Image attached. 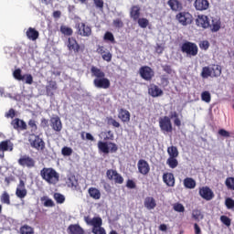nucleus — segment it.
Returning a JSON list of instances; mask_svg holds the SVG:
<instances>
[{
    "instance_id": "nucleus-1",
    "label": "nucleus",
    "mask_w": 234,
    "mask_h": 234,
    "mask_svg": "<svg viewBox=\"0 0 234 234\" xmlns=\"http://www.w3.org/2000/svg\"><path fill=\"white\" fill-rule=\"evenodd\" d=\"M91 77L95 78L93 80V85L96 89H110L111 80L105 77V72L101 69L92 66L90 68Z\"/></svg>"
},
{
    "instance_id": "nucleus-2",
    "label": "nucleus",
    "mask_w": 234,
    "mask_h": 234,
    "mask_svg": "<svg viewBox=\"0 0 234 234\" xmlns=\"http://www.w3.org/2000/svg\"><path fill=\"white\" fill-rule=\"evenodd\" d=\"M40 176L49 186H56L59 182V174L52 167H44L40 170Z\"/></svg>"
},
{
    "instance_id": "nucleus-3",
    "label": "nucleus",
    "mask_w": 234,
    "mask_h": 234,
    "mask_svg": "<svg viewBox=\"0 0 234 234\" xmlns=\"http://www.w3.org/2000/svg\"><path fill=\"white\" fill-rule=\"evenodd\" d=\"M84 221L88 226H92L91 233L93 234H107V231H105V229L102 226L103 220L100 217H95L93 218H90V217H85Z\"/></svg>"
},
{
    "instance_id": "nucleus-4",
    "label": "nucleus",
    "mask_w": 234,
    "mask_h": 234,
    "mask_svg": "<svg viewBox=\"0 0 234 234\" xmlns=\"http://www.w3.org/2000/svg\"><path fill=\"white\" fill-rule=\"evenodd\" d=\"M181 52L186 54L187 58L198 56V46L196 43L186 41L181 45Z\"/></svg>"
},
{
    "instance_id": "nucleus-5",
    "label": "nucleus",
    "mask_w": 234,
    "mask_h": 234,
    "mask_svg": "<svg viewBox=\"0 0 234 234\" xmlns=\"http://www.w3.org/2000/svg\"><path fill=\"white\" fill-rule=\"evenodd\" d=\"M98 149L103 154H109V153H118V144L112 142L107 143L103 141L98 142Z\"/></svg>"
},
{
    "instance_id": "nucleus-6",
    "label": "nucleus",
    "mask_w": 234,
    "mask_h": 234,
    "mask_svg": "<svg viewBox=\"0 0 234 234\" xmlns=\"http://www.w3.org/2000/svg\"><path fill=\"white\" fill-rule=\"evenodd\" d=\"M28 142L33 149H36L37 151H45V141H43L39 135H36L35 133L29 134Z\"/></svg>"
},
{
    "instance_id": "nucleus-7",
    "label": "nucleus",
    "mask_w": 234,
    "mask_h": 234,
    "mask_svg": "<svg viewBox=\"0 0 234 234\" xmlns=\"http://www.w3.org/2000/svg\"><path fill=\"white\" fill-rule=\"evenodd\" d=\"M75 28L77 29V35L81 36V37H90L92 36V28L83 22L77 23Z\"/></svg>"
},
{
    "instance_id": "nucleus-8",
    "label": "nucleus",
    "mask_w": 234,
    "mask_h": 234,
    "mask_svg": "<svg viewBox=\"0 0 234 234\" xmlns=\"http://www.w3.org/2000/svg\"><path fill=\"white\" fill-rule=\"evenodd\" d=\"M176 19H177L183 27H187V25H191V23H193V15L186 11L180 12L176 16Z\"/></svg>"
},
{
    "instance_id": "nucleus-9",
    "label": "nucleus",
    "mask_w": 234,
    "mask_h": 234,
    "mask_svg": "<svg viewBox=\"0 0 234 234\" xmlns=\"http://www.w3.org/2000/svg\"><path fill=\"white\" fill-rule=\"evenodd\" d=\"M106 176L108 180L114 182V184L122 185L124 182L123 176H122L120 173L114 169H108L106 171Z\"/></svg>"
},
{
    "instance_id": "nucleus-10",
    "label": "nucleus",
    "mask_w": 234,
    "mask_h": 234,
    "mask_svg": "<svg viewBox=\"0 0 234 234\" xmlns=\"http://www.w3.org/2000/svg\"><path fill=\"white\" fill-rule=\"evenodd\" d=\"M139 74L144 81H151L154 78V71L149 66H143L139 69Z\"/></svg>"
},
{
    "instance_id": "nucleus-11",
    "label": "nucleus",
    "mask_w": 234,
    "mask_h": 234,
    "mask_svg": "<svg viewBox=\"0 0 234 234\" xmlns=\"http://www.w3.org/2000/svg\"><path fill=\"white\" fill-rule=\"evenodd\" d=\"M159 127L163 133H173L171 118L165 116L159 119Z\"/></svg>"
},
{
    "instance_id": "nucleus-12",
    "label": "nucleus",
    "mask_w": 234,
    "mask_h": 234,
    "mask_svg": "<svg viewBox=\"0 0 234 234\" xmlns=\"http://www.w3.org/2000/svg\"><path fill=\"white\" fill-rule=\"evenodd\" d=\"M196 25L199 28H203L206 30L211 27V23L209 22V17L206 15H198L196 18Z\"/></svg>"
},
{
    "instance_id": "nucleus-13",
    "label": "nucleus",
    "mask_w": 234,
    "mask_h": 234,
    "mask_svg": "<svg viewBox=\"0 0 234 234\" xmlns=\"http://www.w3.org/2000/svg\"><path fill=\"white\" fill-rule=\"evenodd\" d=\"M18 164L22 167H27L28 169H32V167H35L36 161L34 158L30 157V155H23L18 159Z\"/></svg>"
},
{
    "instance_id": "nucleus-14",
    "label": "nucleus",
    "mask_w": 234,
    "mask_h": 234,
    "mask_svg": "<svg viewBox=\"0 0 234 234\" xmlns=\"http://www.w3.org/2000/svg\"><path fill=\"white\" fill-rule=\"evenodd\" d=\"M97 54H100L103 61L111 63L112 61V53L103 46H98L96 49Z\"/></svg>"
},
{
    "instance_id": "nucleus-15",
    "label": "nucleus",
    "mask_w": 234,
    "mask_h": 234,
    "mask_svg": "<svg viewBox=\"0 0 234 234\" xmlns=\"http://www.w3.org/2000/svg\"><path fill=\"white\" fill-rule=\"evenodd\" d=\"M68 50L69 52H74V54L80 53L81 50V47L79 45L78 40L74 37H70L68 38L67 42Z\"/></svg>"
},
{
    "instance_id": "nucleus-16",
    "label": "nucleus",
    "mask_w": 234,
    "mask_h": 234,
    "mask_svg": "<svg viewBox=\"0 0 234 234\" xmlns=\"http://www.w3.org/2000/svg\"><path fill=\"white\" fill-rule=\"evenodd\" d=\"M50 127L55 131L56 133H61L63 129V123L61 122V119L59 116L51 117L50 120Z\"/></svg>"
},
{
    "instance_id": "nucleus-17",
    "label": "nucleus",
    "mask_w": 234,
    "mask_h": 234,
    "mask_svg": "<svg viewBox=\"0 0 234 234\" xmlns=\"http://www.w3.org/2000/svg\"><path fill=\"white\" fill-rule=\"evenodd\" d=\"M199 195L204 200H213V197H215L213 190L208 186H202L199 188Z\"/></svg>"
},
{
    "instance_id": "nucleus-18",
    "label": "nucleus",
    "mask_w": 234,
    "mask_h": 234,
    "mask_svg": "<svg viewBox=\"0 0 234 234\" xmlns=\"http://www.w3.org/2000/svg\"><path fill=\"white\" fill-rule=\"evenodd\" d=\"M58 90V82L56 80H49L46 85V96L54 98V92Z\"/></svg>"
},
{
    "instance_id": "nucleus-19",
    "label": "nucleus",
    "mask_w": 234,
    "mask_h": 234,
    "mask_svg": "<svg viewBox=\"0 0 234 234\" xmlns=\"http://www.w3.org/2000/svg\"><path fill=\"white\" fill-rule=\"evenodd\" d=\"M148 94L152 96V98H159V96H164V90L156 84H150Z\"/></svg>"
},
{
    "instance_id": "nucleus-20",
    "label": "nucleus",
    "mask_w": 234,
    "mask_h": 234,
    "mask_svg": "<svg viewBox=\"0 0 234 234\" xmlns=\"http://www.w3.org/2000/svg\"><path fill=\"white\" fill-rule=\"evenodd\" d=\"M138 171L141 175H149V171H151V166H149V163L144 159H140L137 163Z\"/></svg>"
},
{
    "instance_id": "nucleus-21",
    "label": "nucleus",
    "mask_w": 234,
    "mask_h": 234,
    "mask_svg": "<svg viewBox=\"0 0 234 234\" xmlns=\"http://www.w3.org/2000/svg\"><path fill=\"white\" fill-rule=\"evenodd\" d=\"M6 151H14V144H12L10 140L2 141L0 143V153H3L0 154L1 158H5V153Z\"/></svg>"
},
{
    "instance_id": "nucleus-22",
    "label": "nucleus",
    "mask_w": 234,
    "mask_h": 234,
    "mask_svg": "<svg viewBox=\"0 0 234 234\" xmlns=\"http://www.w3.org/2000/svg\"><path fill=\"white\" fill-rule=\"evenodd\" d=\"M11 125L16 131H27V122L25 121L16 118L11 122Z\"/></svg>"
},
{
    "instance_id": "nucleus-23",
    "label": "nucleus",
    "mask_w": 234,
    "mask_h": 234,
    "mask_svg": "<svg viewBox=\"0 0 234 234\" xmlns=\"http://www.w3.org/2000/svg\"><path fill=\"white\" fill-rule=\"evenodd\" d=\"M167 5L170 7V10L173 12H180L184 8V5L180 0H168Z\"/></svg>"
},
{
    "instance_id": "nucleus-24",
    "label": "nucleus",
    "mask_w": 234,
    "mask_h": 234,
    "mask_svg": "<svg viewBox=\"0 0 234 234\" xmlns=\"http://www.w3.org/2000/svg\"><path fill=\"white\" fill-rule=\"evenodd\" d=\"M194 6L196 10H198L199 12H204V10H207V8H209V1L196 0L194 3Z\"/></svg>"
},
{
    "instance_id": "nucleus-25",
    "label": "nucleus",
    "mask_w": 234,
    "mask_h": 234,
    "mask_svg": "<svg viewBox=\"0 0 234 234\" xmlns=\"http://www.w3.org/2000/svg\"><path fill=\"white\" fill-rule=\"evenodd\" d=\"M142 8L140 5H132L130 8V17L133 21H138V18L141 16Z\"/></svg>"
},
{
    "instance_id": "nucleus-26",
    "label": "nucleus",
    "mask_w": 234,
    "mask_h": 234,
    "mask_svg": "<svg viewBox=\"0 0 234 234\" xmlns=\"http://www.w3.org/2000/svg\"><path fill=\"white\" fill-rule=\"evenodd\" d=\"M118 119L121 120V122H123V123H127L128 122H131V112L122 108L119 110Z\"/></svg>"
},
{
    "instance_id": "nucleus-27",
    "label": "nucleus",
    "mask_w": 234,
    "mask_h": 234,
    "mask_svg": "<svg viewBox=\"0 0 234 234\" xmlns=\"http://www.w3.org/2000/svg\"><path fill=\"white\" fill-rule=\"evenodd\" d=\"M69 234H85V229L80 224H70L68 227Z\"/></svg>"
},
{
    "instance_id": "nucleus-28",
    "label": "nucleus",
    "mask_w": 234,
    "mask_h": 234,
    "mask_svg": "<svg viewBox=\"0 0 234 234\" xmlns=\"http://www.w3.org/2000/svg\"><path fill=\"white\" fill-rule=\"evenodd\" d=\"M26 36L30 41H36L39 38V31L36 30L34 27H29L26 32Z\"/></svg>"
},
{
    "instance_id": "nucleus-29",
    "label": "nucleus",
    "mask_w": 234,
    "mask_h": 234,
    "mask_svg": "<svg viewBox=\"0 0 234 234\" xmlns=\"http://www.w3.org/2000/svg\"><path fill=\"white\" fill-rule=\"evenodd\" d=\"M163 181L168 187H175V175L173 173H166L163 175Z\"/></svg>"
},
{
    "instance_id": "nucleus-30",
    "label": "nucleus",
    "mask_w": 234,
    "mask_h": 234,
    "mask_svg": "<svg viewBox=\"0 0 234 234\" xmlns=\"http://www.w3.org/2000/svg\"><path fill=\"white\" fill-rule=\"evenodd\" d=\"M144 206L146 209L151 211V209H154V207H156V200L153 197H147L144 198Z\"/></svg>"
},
{
    "instance_id": "nucleus-31",
    "label": "nucleus",
    "mask_w": 234,
    "mask_h": 234,
    "mask_svg": "<svg viewBox=\"0 0 234 234\" xmlns=\"http://www.w3.org/2000/svg\"><path fill=\"white\" fill-rule=\"evenodd\" d=\"M210 72L212 74V78H219L222 74V67L218 64L210 65Z\"/></svg>"
},
{
    "instance_id": "nucleus-32",
    "label": "nucleus",
    "mask_w": 234,
    "mask_h": 234,
    "mask_svg": "<svg viewBox=\"0 0 234 234\" xmlns=\"http://www.w3.org/2000/svg\"><path fill=\"white\" fill-rule=\"evenodd\" d=\"M88 193L93 200H100V198H101V192L96 187H90Z\"/></svg>"
},
{
    "instance_id": "nucleus-33",
    "label": "nucleus",
    "mask_w": 234,
    "mask_h": 234,
    "mask_svg": "<svg viewBox=\"0 0 234 234\" xmlns=\"http://www.w3.org/2000/svg\"><path fill=\"white\" fill-rule=\"evenodd\" d=\"M183 184L186 189H195V187H197V181L192 177L185 178Z\"/></svg>"
},
{
    "instance_id": "nucleus-34",
    "label": "nucleus",
    "mask_w": 234,
    "mask_h": 234,
    "mask_svg": "<svg viewBox=\"0 0 234 234\" xmlns=\"http://www.w3.org/2000/svg\"><path fill=\"white\" fill-rule=\"evenodd\" d=\"M222 27V22L220 21V19H212V24H210V30L211 32H218V30H220Z\"/></svg>"
},
{
    "instance_id": "nucleus-35",
    "label": "nucleus",
    "mask_w": 234,
    "mask_h": 234,
    "mask_svg": "<svg viewBox=\"0 0 234 234\" xmlns=\"http://www.w3.org/2000/svg\"><path fill=\"white\" fill-rule=\"evenodd\" d=\"M166 165H168L170 169H176V167H178V159H176V157H168Z\"/></svg>"
},
{
    "instance_id": "nucleus-36",
    "label": "nucleus",
    "mask_w": 234,
    "mask_h": 234,
    "mask_svg": "<svg viewBox=\"0 0 234 234\" xmlns=\"http://www.w3.org/2000/svg\"><path fill=\"white\" fill-rule=\"evenodd\" d=\"M192 218L197 222H200V220L204 219V214H202V211L199 209H194L192 211Z\"/></svg>"
},
{
    "instance_id": "nucleus-37",
    "label": "nucleus",
    "mask_w": 234,
    "mask_h": 234,
    "mask_svg": "<svg viewBox=\"0 0 234 234\" xmlns=\"http://www.w3.org/2000/svg\"><path fill=\"white\" fill-rule=\"evenodd\" d=\"M167 154L169 155V157L172 158H178V148H176V146H169L167 148Z\"/></svg>"
},
{
    "instance_id": "nucleus-38",
    "label": "nucleus",
    "mask_w": 234,
    "mask_h": 234,
    "mask_svg": "<svg viewBox=\"0 0 234 234\" xmlns=\"http://www.w3.org/2000/svg\"><path fill=\"white\" fill-rule=\"evenodd\" d=\"M40 200L41 202H44L45 207H54V206H56V204H54V201L48 198V197L47 196L42 197Z\"/></svg>"
},
{
    "instance_id": "nucleus-39",
    "label": "nucleus",
    "mask_w": 234,
    "mask_h": 234,
    "mask_svg": "<svg viewBox=\"0 0 234 234\" xmlns=\"http://www.w3.org/2000/svg\"><path fill=\"white\" fill-rule=\"evenodd\" d=\"M201 78L205 80L207 78H212L211 68L208 66L203 67L201 71Z\"/></svg>"
},
{
    "instance_id": "nucleus-40",
    "label": "nucleus",
    "mask_w": 234,
    "mask_h": 234,
    "mask_svg": "<svg viewBox=\"0 0 234 234\" xmlns=\"http://www.w3.org/2000/svg\"><path fill=\"white\" fill-rule=\"evenodd\" d=\"M20 234H34V228L24 225L20 228Z\"/></svg>"
},
{
    "instance_id": "nucleus-41",
    "label": "nucleus",
    "mask_w": 234,
    "mask_h": 234,
    "mask_svg": "<svg viewBox=\"0 0 234 234\" xmlns=\"http://www.w3.org/2000/svg\"><path fill=\"white\" fill-rule=\"evenodd\" d=\"M60 32L64 36H72V34H74V30H72V27H69L67 26H61Z\"/></svg>"
},
{
    "instance_id": "nucleus-42",
    "label": "nucleus",
    "mask_w": 234,
    "mask_h": 234,
    "mask_svg": "<svg viewBox=\"0 0 234 234\" xmlns=\"http://www.w3.org/2000/svg\"><path fill=\"white\" fill-rule=\"evenodd\" d=\"M0 200L2 204H6V206H10V195L8 194V192H4L0 197Z\"/></svg>"
},
{
    "instance_id": "nucleus-43",
    "label": "nucleus",
    "mask_w": 234,
    "mask_h": 234,
    "mask_svg": "<svg viewBox=\"0 0 234 234\" xmlns=\"http://www.w3.org/2000/svg\"><path fill=\"white\" fill-rule=\"evenodd\" d=\"M103 39H104V41H110V43H112L113 45H114V43H116V39L114 38V35L111 31H107L104 34Z\"/></svg>"
},
{
    "instance_id": "nucleus-44",
    "label": "nucleus",
    "mask_w": 234,
    "mask_h": 234,
    "mask_svg": "<svg viewBox=\"0 0 234 234\" xmlns=\"http://www.w3.org/2000/svg\"><path fill=\"white\" fill-rule=\"evenodd\" d=\"M201 100L202 101H205V103H210L211 102V93L207 90H205L201 93Z\"/></svg>"
},
{
    "instance_id": "nucleus-45",
    "label": "nucleus",
    "mask_w": 234,
    "mask_h": 234,
    "mask_svg": "<svg viewBox=\"0 0 234 234\" xmlns=\"http://www.w3.org/2000/svg\"><path fill=\"white\" fill-rule=\"evenodd\" d=\"M225 186L230 191H234V177H227L225 180Z\"/></svg>"
},
{
    "instance_id": "nucleus-46",
    "label": "nucleus",
    "mask_w": 234,
    "mask_h": 234,
    "mask_svg": "<svg viewBox=\"0 0 234 234\" xmlns=\"http://www.w3.org/2000/svg\"><path fill=\"white\" fill-rule=\"evenodd\" d=\"M13 76L15 80H17L18 81L25 80V75L21 74V69H15V71L13 72Z\"/></svg>"
},
{
    "instance_id": "nucleus-47",
    "label": "nucleus",
    "mask_w": 234,
    "mask_h": 234,
    "mask_svg": "<svg viewBox=\"0 0 234 234\" xmlns=\"http://www.w3.org/2000/svg\"><path fill=\"white\" fill-rule=\"evenodd\" d=\"M28 192L27 191V188H16V195L17 198H25Z\"/></svg>"
},
{
    "instance_id": "nucleus-48",
    "label": "nucleus",
    "mask_w": 234,
    "mask_h": 234,
    "mask_svg": "<svg viewBox=\"0 0 234 234\" xmlns=\"http://www.w3.org/2000/svg\"><path fill=\"white\" fill-rule=\"evenodd\" d=\"M137 23L141 28H147L149 27V20L147 18H138Z\"/></svg>"
},
{
    "instance_id": "nucleus-49",
    "label": "nucleus",
    "mask_w": 234,
    "mask_h": 234,
    "mask_svg": "<svg viewBox=\"0 0 234 234\" xmlns=\"http://www.w3.org/2000/svg\"><path fill=\"white\" fill-rule=\"evenodd\" d=\"M53 198L56 200L57 204H63L65 202V196L60 193H55Z\"/></svg>"
},
{
    "instance_id": "nucleus-50",
    "label": "nucleus",
    "mask_w": 234,
    "mask_h": 234,
    "mask_svg": "<svg viewBox=\"0 0 234 234\" xmlns=\"http://www.w3.org/2000/svg\"><path fill=\"white\" fill-rule=\"evenodd\" d=\"M106 122L108 125H112V127H115L117 129L120 127V122H118L111 116L106 118Z\"/></svg>"
},
{
    "instance_id": "nucleus-51",
    "label": "nucleus",
    "mask_w": 234,
    "mask_h": 234,
    "mask_svg": "<svg viewBox=\"0 0 234 234\" xmlns=\"http://www.w3.org/2000/svg\"><path fill=\"white\" fill-rule=\"evenodd\" d=\"M173 209L177 213H184V211H186V207H184V205H182V203L174 204Z\"/></svg>"
},
{
    "instance_id": "nucleus-52",
    "label": "nucleus",
    "mask_w": 234,
    "mask_h": 234,
    "mask_svg": "<svg viewBox=\"0 0 234 234\" xmlns=\"http://www.w3.org/2000/svg\"><path fill=\"white\" fill-rule=\"evenodd\" d=\"M225 206L227 209H233L234 210V200L231 197H227L225 200Z\"/></svg>"
},
{
    "instance_id": "nucleus-53",
    "label": "nucleus",
    "mask_w": 234,
    "mask_h": 234,
    "mask_svg": "<svg viewBox=\"0 0 234 234\" xmlns=\"http://www.w3.org/2000/svg\"><path fill=\"white\" fill-rule=\"evenodd\" d=\"M220 221L222 222V224L227 226V228H229V226H231V218H229L228 216H221Z\"/></svg>"
},
{
    "instance_id": "nucleus-54",
    "label": "nucleus",
    "mask_w": 234,
    "mask_h": 234,
    "mask_svg": "<svg viewBox=\"0 0 234 234\" xmlns=\"http://www.w3.org/2000/svg\"><path fill=\"white\" fill-rule=\"evenodd\" d=\"M27 125L31 129V133H36V131H37V124L34 120H29Z\"/></svg>"
},
{
    "instance_id": "nucleus-55",
    "label": "nucleus",
    "mask_w": 234,
    "mask_h": 234,
    "mask_svg": "<svg viewBox=\"0 0 234 234\" xmlns=\"http://www.w3.org/2000/svg\"><path fill=\"white\" fill-rule=\"evenodd\" d=\"M210 47L209 41L207 40H202L199 42V48H201V50H207Z\"/></svg>"
},
{
    "instance_id": "nucleus-56",
    "label": "nucleus",
    "mask_w": 234,
    "mask_h": 234,
    "mask_svg": "<svg viewBox=\"0 0 234 234\" xmlns=\"http://www.w3.org/2000/svg\"><path fill=\"white\" fill-rule=\"evenodd\" d=\"M63 156H70L72 154V148L64 146L61 150Z\"/></svg>"
},
{
    "instance_id": "nucleus-57",
    "label": "nucleus",
    "mask_w": 234,
    "mask_h": 234,
    "mask_svg": "<svg viewBox=\"0 0 234 234\" xmlns=\"http://www.w3.org/2000/svg\"><path fill=\"white\" fill-rule=\"evenodd\" d=\"M169 86V78L167 76H161V87H168Z\"/></svg>"
},
{
    "instance_id": "nucleus-58",
    "label": "nucleus",
    "mask_w": 234,
    "mask_h": 234,
    "mask_svg": "<svg viewBox=\"0 0 234 234\" xmlns=\"http://www.w3.org/2000/svg\"><path fill=\"white\" fill-rule=\"evenodd\" d=\"M113 27H115V28H123V21H122L120 18L114 19Z\"/></svg>"
},
{
    "instance_id": "nucleus-59",
    "label": "nucleus",
    "mask_w": 234,
    "mask_h": 234,
    "mask_svg": "<svg viewBox=\"0 0 234 234\" xmlns=\"http://www.w3.org/2000/svg\"><path fill=\"white\" fill-rule=\"evenodd\" d=\"M218 134H219V136H222L223 138H229V136H231L229 132L224 129H219Z\"/></svg>"
},
{
    "instance_id": "nucleus-60",
    "label": "nucleus",
    "mask_w": 234,
    "mask_h": 234,
    "mask_svg": "<svg viewBox=\"0 0 234 234\" xmlns=\"http://www.w3.org/2000/svg\"><path fill=\"white\" fill-rule=\"evenodd\" d=\"M126 187H128V189H135L136 183L133 181V179H128L126 182Z\"/></svg>"
},
{
    "instance_id": "nucleus-61",
    "label": "nucleus",
    "mask_w": 234,
    "mask_h": 234,
    "mask_svg": "<svg viewBox=\"0 0 234 234\" xmlns=\"http://www.w3.org/2000/svg\"><path fill=\"white\" fill-rule=\"evenodd\" d=\"M93 3L96 6V8H99L100 10H103V0H93Z\"/></svg>"
},
{
    "instance_id": "nucleus-62",
    "label": "nucleus",
    "mask_w": 234,
    "mask_h": 234,
    "mask_svg": "<svg viewBox=\"0 0 234 234\" xmlns=\"http://www.w3.org/2000/svg\"><path fill=\"white\" fill-rule=\"evenodd\" d=\"M5 118H16V110L11 108L6 113Z\"/></svg>"
},
{
    "instance_id": "nucleus-63",
    "label": "nucleus",
    "mask_w": 234,
    "mask_h": 234,
    "mask_svg": "<svg viewBox=\"0 0 234 234\" xmlns=\"http://www.w3.org/2000/svg\"><path fill=\"white\" fill-rule=\"evenodd\" d=\"M24 76L26 78V83L27 85H32V83H34V78L32 77V75L27 74V75H24Z\"/></svg>"
},
{
    "instance_id": "nucleus-64",
    "label": "nucleus",
    "mask_w": 234,
    "mask_h": 234,
    "mask_svg": "<svg viewBox=\"0 0 234 234\" xmlns=\"http://www.w3.org/2000/svg\"><path fill=\"white\" fill-rule=\"evenodd\" d=\"M164 72H166V74H173V69L169 65L163 66Z\"/></svg>"
}]
</instances>
